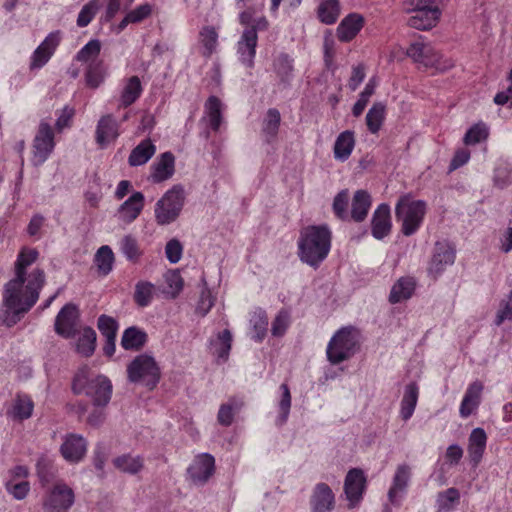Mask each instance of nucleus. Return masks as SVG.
I'll return each mask as SVG.
<instances>
[{
  "label": "nucleus",
  "mask_w": 512,
  "mask_h": 512,
  "mask_svg": "<svg viewBox=\"0 0 512 512\" xmlns=\"http://www.w3.org/2000/svg\"><path fill=\"white\" fill-rule=\"evenodd\" d=\"M34 248H23L15 262V277L6 283L3 291V304L7 309L5 323L15 325L37 302L39 293L45 283L42 269L35 268L27 273V268L38 258Z\"/></svg>",
  "instance_id": "obj_1"
},
{
  "label": "nucleus",
  "mask_w": 512,
  "mask_h": 512,
  "mask_svg": "<svg viewBox=\"0 0 512 512\" xmlns=\"http://www.w3.org/2000/svg\"><path fill=\"white\" fill-rule=\"evenodd\" d=\"M332 233L327 225L303 228L298 239V256L303 263L318 267L329 254Z\"/></svg>",
  "instance_id": "obj_2"
},
{
  "label": "nucleus",
  "mask_w": 512,
  "mask_h": 512,
  "mask_svg": "<svg viewBox=\"0 0 512 512\" xmlns=\"http://www.w3.org/2000/svg\"><path fill=\"white\" fill-rule=\"evenodd\" d=\"M72 388L75 394L85 393L93 400L95 406H106L112 395L110 380L102 375L89 379L86 368L77 372Z\"/></svg>",
  "instance_id": "obj_3"
},
{
  "label": "nucleus",
  "mask_w": 512,
  "mask_h": 512,
  "mask_svg": "<svg viewBox=\"0 0 512 512\" xmlns=\"http://www.w3.org/2000/svg\"><path fill=\"white\" fill-rule=\"evenodd\" d=\"M426 214V203L422 200H413L410 196L400 197L396 204L395 216L401 223V231L405 236H411L421 226Z\"/></svg>",
  "instance_id": "obj_4"
},
{
  "label": "nucleus",
  "mask_w": 512,
  "mask_h": 512,
  "mask_svg": "<svg viewBox=\"0 0 512 512\" xmlns=\"http://www.w3.org/2000/svg\"><path fill=\"white\" fill-rule=\"evenodd\" d=\"M185 191L181 184L169 189L155 205V218L158 224L167 225L174 222L184 206Z\"/></svg>",
  "instance_id": "obj_5"
},
{
  "label": "nucleus",
  "mask_w": 512,
  "mask_h": 512,
  "mask_svg": "<svg viewBox=\"0 0 512 512\" xmlns=\"http://www.w3.org/2000/svg\"><path fill=\"white\" fill-rule=\"evenodd\" d=\"M358 345V333L352 328H342L331 338L327 347V358L332 364H339L351 358Z\"/></svg>",
  "instance_id": "obj_6"
},
{
  "label": "nucleus",
  "mask_w": 512,
  "mask_h": 512,
  "mask_svg": "<svg viewBox=\"0 0 512 512\" xmlns=\"http://www.w3.org/2000/svg\"><path fill=\"white\" fill-rule=\"evenodd\" d=\"M408 10L412 15L407 24L418 30H428L434 27L441 15L438 0H409Z\"/></svg>",
  "instance_id": "obj_7"
},
{
  "label": "nucleus",
  "mask_w": 512,
  "mask_h": 512,
  "mask_svg": "<svg viewBox=\"0 0 512 512\" xmlns=\"http://www.w3.org/2000/svg\"><path fill=\"white\" fill-rule=\"evenodd\" d=\"M127 375L130 382L141 383L153 389L160 380L161 372L152 356L141 354L127 366Z\"/></svg>",
  "instance_id": "obj_8"
},
{
  "label": "nucleus",
  "mask_w": 512,
  "mask_h": 512,
  "mask_svg": "<svg viewBox=\"0 0 512 512\" xmlns=\"http://www.w3.org/2000/svg\"><path fill=\"white\" fill-rule=\"evenodd\" d=\"M75 502L73 489L63 481H57L51 486L44 498L45 512H68Z\"/></svg>",
  "instance_id": "obj_9"
},
{
  "label": "nucleus",
  "mask_w": 512,
  "mask_h": 512,
  "mask_svg": "<svg viewBox=\"0 0 512 512\" xmlns=\"http://www.w3.org/2000/svg\"><path fill=\"white\" fill-rule=\"evenodd\" d=\"M407 55L426 68L445 71L453 66L450 60L442 61V56L429 43L420 41L412 43L407 49Z\"/></svg>",
  "instance_id": "obj_10"
},
{
  "label": "nucleus",
  "mask_w": 512,
  "mask_h": 512,
  "mask_svg": "<svg viewBox=\"0 0 512 512\" xmlns=\"http://www.w3.org/2000/svg\"><path fill=\"white\" fill-rule=\"evenodd\" d=\"M55 148L54 131L45 120L39 123L32 144V163L34 166L42 165Z\"/></svg>",
  "instance_id": "obj_11"
},
{
  "label": "nucleus",
  "mask_w": 512,
  "mask_h": 512,
  "mask_svg": "<svg viewBox=\"0 0 512 512\" xmlns=\"http://www.w3.org/2000/svg\"><path fill=\"white\" fill-rule=\"evenodd\" d=\"M456 257L454 247L447 242H437L434 247L432 259L429 263L428 272L434 278L440 276L448 266H451Z\"/></svg>",
  "instance_id": "obj_12"
},
{
  "label": "nucleus",
  "mask_w": 512,
  "mask_h": 512,
  "mask_svg": "<svg viewBox=\"0 0 512 512\" xmlns=\"http://www.w3.org/2000/svg\"><path fill=\"white\" fill-rule=\"evenodd\" d=\"M215 469L214 457L210 454L204 453L198 455L189 466L187 473L190 480L195 485H203L212 476Z\"/></svg>",
  "instance_id": "obj_13"
},
{
  "label": "nucleus",
  "mask_w": 512,
  "mask_h": 512,
  "mask_svg": "<svg viewBox=\"0 0 512 512\" xmlns=\"http://www.w3.org/2000/svg\"><path fill=\"white\" fill-rule=\"evenodd\" d=\"M78 310L74 304H66L55 319V331L64 338H71L76 334L78 326Z\"/></svg>",
  "instance_id": "obj_14"
},
{
  "label": "nucleus",
  "mask_w": 512,
  "mask_h": 512,
  "mask_svg": "<svg viewBox=\"0 0 512 512\" xmlns=\"http://www.w3.org/2000/svg\"><path fill=\"white\" fill-rule=\"evenodd\" d=\"M62 38L60 31L51 32L34 51L30 69L42 68L51 58Z\"/></svg>",
  "instance_id": "obj_15"
},
{
  "label": "nucleus",
  "mask_w": 512,
  "mask_h": 512,
  "mask_svg": "<svg viewBox=\"0 0 512 512\" xmlns=\"http://www.w3.org/2000/svg\"><path fill=\"white\" fill-rule=\"evenodd\" d=\"M312 512H332L335 508V495L326 483H318L312 490L310 500Z\"/></svg>",
  "instance_id": "obj_16"
},
{
  "label": "nucleus",
  "mask_w": 512,
  "mask_h": 512,
  "mask_svg": "<svg viewBox=\"0 0 512 512\" xmlns=\"http://www.w3.org/2000/svg\"><path fill=\"white\" fill-rule=\"evenodd\" d=\"M365 489V477L360 469H351L345 478L344 491L350 504L349 507H354L361 499Z\"/></svg>",
  "instance_id": "obj_17"
},
{
  "label": "nucleus",
  "mask_w": 512,
  "mask_h": 512,
  "mask_svg": "<svg viewBox=\"0 0 512 512\" xmlns=\"http://www.w3.org/2000/svg\"><path fill=\"white\" fill-rule=\"evenodd\" d=\"M60 451L66 461L77 463L82 460L86 454L87 442L81 435L69 434L65 437Z\"/></svg>",
  "instance_id": "obj_18"
},
{
  "label": "nucleus",
  "mask_w": 512,
  "mask_h": 512,
  "mask_svg": "<svg viewBox=\"0 0 512 512\" xmlns=\"http://www.w3.org/2000/svg\"><path fill=\"white\" fill-rule=\"evenodd\" d=\"M257 33L255 28H247L237 44V50L240 55L241 62L251 68L254 64V57L257 46Z\"/></svg>",
  "instance_id": "obj_19"
},
{
  "label": "nucleus",
  "mask_w": 512,
  "mask_h": 512,
  "mask_svg": "<svg viewBox=\"0 0 512 512\" xmlns=\"http://www.w3.org/2000/svg\"><path fill=\"white\" fill-rule=\"evenodd\" d=\"M118 136L119 124L117 120L111 114L102 116L98 121L95 132L97 144L104 147L108 143L115 141Z\"/></svg>",
  "instance_id": "obj_20"
},
{
  "label": "nucleus",
  "mask_w": 512,
  "mask_h": 512,
  "mask_svg": "<svg viewBox=\"0 0 512 512\" xmlns=\"http://www.w3.org/2000/svg\"><path fill=\"white\" fill-rule=\"evenodd\" d=\"M150 178L155 183H160L171 178L175 171V157L171 152H165L151 166Z\"/></svg>",
  "instance_id": "obj_21"
},
{
  "label": "nucleus",
  "mask_w": 512,
  "mask_h": 512,
  "mask_svg": "<svg viewBox=\"0 0 512 512\" xmlns=\"http://www.w3.org/2000/svg\"><path fill=\"white\" fill-rule=\"evenodd\" d=\"M372 235L381 240L391 231L390 207L388 204H381L375 210L372 217Z\"/></svg>",
  "instance_id": "obj_22"
},
{
  "label": "nucleus",
  "mask_w": 512,
  "mask_h": 512,
  "mask_svg": "<svg viewBox=\"0 0 512 512\" xmlns=\"http://www.w3.org/2000/svg\"><path fill=\"white\" fill-rule=\"evenodd\" d=\"M144 207V195L141 192L133 193L118 209V218L124 223L133 222Z\"/></svg>",
  "instance_id": "obj_23"
},
{
  "label": "nucleus",
  "mask_w": 512,
  "mask_h": 512,
  "mask_svg": "<svg viewBox=\"0 0 512 512\" xmlns=\"http://www.w3.org/2000/svg\"><path fill=\"white\" fill-rule=\"evenodd\" d=\"M487 442V435L484 429L475 428L471 431L468 439V455L473 466H477L483 457Z\"/></svg>",
  "instance_id": "obj_24"
},
{
  "label": "nucleus",
  "mask_w": 512,
  "mask_h": 512,
  "mask_svg": "<svg viewBox=\"0 0 512 512\" xmlns=\"http://www.w3.org/2000/svg\"><path fill=\"white\" fill-rule=\"evenodd\" d=\"M482 390L483 385L478 381L469 385L460 405L459 413L462 418L469 417L477 409L480 404Z\"/></svg>",
  "instance_id": "obj_25"
},
{
  "label": "nucleus",
  "mask_w": 512,
  "mask_h": 512,
  "mask_svg": "<svg viewBox=\"0 0 512 512\" xmlns=\"http://www.w3.org/2000/svg\"><path fill=\"white\" fill-rule=\"evenodd\" d=\"M411 477V468L407 464L399 465L393 477V483L388 491V499L392 504L398 505L396 499L398 492H403L408 486Z\"/></svg>",
  "instance_id": "obj_26"
},
{
  "label": "nucleus",
  "mask_w": 512,
  "mask_h": 512,
  "mask_svg": "<svg viewBox=\"0 0 512 512\" xmlns=\"http://www.w3.org/2000/svg\"><path fill=\"white\" fill-rule=\"evenodd\" d=\"M363 18L358 14H350L345 17L337 28V36L340 41L352 40L362 28Z\"/></svg>",
  "instance_id": "obj_27"
},
{
  "label": "nucleus",
  "mask_w": 512,
  "mask_h": 512,
  "mask_svg": "<svg viewBox=\"0 0 512 512\" xmlns=\"http://www.w3.org/2000/svg\"><path fill=\"white\" fill-rule=\"evenodd\" d=\"M156 147L150 139L142 140L130 153L128 163L132 167L147 163L155 154Z\"/></svg>",
  "instance_id": "obj_28"
},
{
  "label": "nucleus",
  "mask_w": 512,
  "mask_h": 512,
  "mask_svg": "<svg viewBox=\"0 0 512 512\" xmlns=\"http://www.w3.org/2000/svg\"><path fill=\"white\" fill-rule=\"evenodd\" d=\"M371 197L365 190L355 192L352 199L351 218L356 222H362L370 209Z\"/></svg>",
  "instance_id": "obj_29"
},
{
  "label": "nucleus",
  "mask_w": 512,
  "mask_h": 512,
  "mask_svg": "<svg viewBox=\"0 0 512 512\" xmlns=\"http://www.w3.org/2000/svg\"><path fill=\"white\" fill-rule=\"evenodd\" d=\"M418 394L419 390L416 383H410L405 387L400 410V414L403 420L407 421L412 417L417 405Z\"/></svg>",
  "instance_id": "obj_30"
},
{
  "label": "nucleus",
  "mask_w": 512,
  "mask_h": 512,
  "mask_svg": "<svg viewBox=\"0 0 512 512\" xmlns=\"http://www.w3.org/2000/svg\"><path fill=\"white\" fill-rule=\"evenodd\" d=\"M415 289V281L410 277L400 278L392 287L389 301L391 303H399L409 299Z\"/></svg>",
  "instance_id": "obj_31"
},
{
  "label": "nucleus",
  "mask_w": 512,
  "mask_h": 512,
  "mask_svg": "<svg viewBox=\"0 0 512 512\" xmlns=\"http://www.w3.org/2000/svg\"><path fill=\"white\" fill-rule=\"evenodd\" d=\"M210 345L213 354L216 355L219 360L226 361L232 346V334L230 330L225 329L219 332L216 339L211 340Z\"/></svg>",
  "instance_id": "obj_32"
},
{
  "label": "nucleus",
  "mask_w": 512,
  "mask_h": 512,
  "mask_svg": "<svg viewBox=\"0 0 512 512\" xmlns=\"http://www.w3.org/2000/svg\"><path fill=\"white\" fill-rule=\"evenodd\" d=\"M244 406L242 398L232 397L219 408L217 420L223 426H230L233 422L234 414L239 412Z\"/></svg>",
  "instance_id": "obj_33"
},
{
  "label": "nucleus",
  "mask_w": 512,
  "mask_h": 512,
  "mask_svg": "<svg viewBox=\"0 0 512 512\" xmlns=\"http://www.w3.org/2000/svg\"><path fill=\"white\" fill-rule=\"evenodd\" d=\"M460 501V492L451 487L441 491L436 496L437 512H452Z\"/></svg>",
  "instance_id": "obj_34"
},
{
  "label": "nucleus",
  "mask_w": 512,
  "mask_h": 512,
  "mask_svg": "<svg viewBox=\"0 0 512 512\" xmlns=\"http://www.w3.org/2000/svg\"><path fill=\"white\" fill-rule=\"evenodd\" d=\"M147 340V335L136 327L127 328L121 338V345L126 350H139Z\"/></svg>",
  "instance_id": "obj_35"
},
{
  "label": "nucleus",
  "mask_w": 512,
  "mask_h": 512,
  "mask_svg": "<svg viewBox=\"0 0 512 512\" xmlns=\"http://www.w3.org/2000/svg\"><path fill=\"white\" fill-rule=\"evenodd\" d=\"M142 85L138 76L130 77L121 93V106L128 107L132 105L141 95Z\"/></svg>",
  "instance_id": "obj_36"
},
{
  "label": "nucleus",
  "mask_w": 512,
  "mask_h": 512,
  "mask_svg": "<svg viewBox=\"0 0 512 512\" xmlns=\"http://www.w3.org/2000/svg\"><path fill=\"white\" fill-rule=\"evenodd\" d=\"M354 148V137L350 131L342 132L336 139L334 144V156L336 159L346 160Z\"/></svg>",
  "instance_id": "obj_37"
},
{
  "label": "nucleus",
  "mask_w": 512,
  "mask_h": 512,
  "mask_svg": "<svg viewBox=\"0 0 512 512\" xmlns=\"http://www.w3.org/2000/svg\"><path fill=\"white\" fill-rule=\"evenodd\" d=\"M199 41L203 47L202 55L210 57L218 45V33L213 26H204L199 32Z\"/></svg>",
  "instance_id": "obj_38"
},
{
  "label": "nucleus",
  "mask_w": 512,
  "mask_h": 512,
  "mask_svg": "<svg viewBox=\"0 0 512 512\" xmlns=\"http://www.w3.org/2000/svg\"><path fill=\"white\" fill-rule=\"evenodd\" d=\"M280 122V112L275 108H270L266 113L262 126V131L268 142L272 141L276 137Z\"/></svg>",
  "instance_id": "obj_39"
},
{
  "label": "nucleus",
  "mask_w": 512,
  "mask_h": 512,
  "mask_svg": "<svg viewBox=\"0 0 512 512\" xmlns=\"http://www.w3.org/2000/svg\"><path fill=\"white\" fill-rule=\"evenodd\" d=\"M101 43L98 40H90L76 55V60L85 63L87 66L93 63H99Z\"/></svg>",
  "instance_id": "obj_40"
},
{
  "label": "nucleus",
  "mask_w": 512,
  "mask_h": 512,
  "mask_svg": "<svg viewBox=\"0 0 512 512\" xmlns=\"http://www.w3.org/2000/svg\"><path fill=\"white\" fill-rule=\"evenodd\" d=\"M95 347L96 332L90 327L84 328L76 344L77 352L85 357H89L93 354Z\"/></svg>",
  "instance_id": "obj_41"
},
{
  "label": "nucleus",
  "mask_w": 512,
  "mask_h": 512,
  "mask_svg": "<svg viewBox=\"0 0 512 512\" xmlns=\"http://www.w3.org/2000/svg\"><path fill=\"white\" fill-rule=\"evenodd\" d=\"M222 103L216 96H210L205 103V113L209 118L210 127L217 131L222 121Z\"/></svg>",
  "instance_id": "obj_42"
},
{
  "label": "nucleus",
  "mask_w": 512,
  "mask_h": 512,
  "mask_svg": "<svg viewBox=\"0 0 512 512\" xmlns=\"http://www.w3.org/2000/svg\"><path fill=\"white\" fill-rule=\"evenodd\" d=\"M34 403L27 395L18 394L14 401L12 415L14 419L24 420L31 417Z\"/></svg>",
  "instance_id": "obj_43"
},
{
  "label": "nucleus",
  "mask_w": 512,
  "mask_h": 512,
  "mask_svg": "<svg viewBox=\"0 0 512 512\" xmlns=\"http://www.w3.org/2000/svg\"><path fill=\"white\" fill-rule=\"evenodd\" d=\"M117 469L129 474H136L143 468V459L140 456L122 455L113 460Z\"/></svg>",
  "instance_id": "obj_44"
},
{
  "label": "nucleus",
  "mask_w": 512,
  "mask_h": 512,
  "mask_svg": "<svg viewBox=\"0 0 512 512\" xmlns=\"http://www.w3.org/2000/svg\"><path fill=\"white\" fill-rule=\"evenodd\" d=\"M385 116V105L381 102L374 103L366 115V124L369 131L377 133L383 123Z\"/></svg>",
  "instance_id": "obj_45"
},
{
  "label": "nucleus",
  "mask_w": 512,
  "mask_h": 512,
  "mask_svg": "<svg viewBox=\"0 0 512 512\" xmlns=\"http://www.w3.org/2000/svg\"><path fill=\"white\" fill-rule=\"evenodd\" d=\"M340 14L339 3L337 0H327L318 8V17L325 24H333L336 22Z\"/></svg>",
  "instance_id": "obj_46"
},
{
  "label": "nucleus",
  "mask_w": 512,
  "mask_h": 512,
  "mask_svg": "<svg viewBox=\"0 0 512 512\" xmlns=\"http://www.w3.org/2000/svg\"><path fill=\"white\" fill-rule=\"evenodd\" d=\"M95 263L100 273L107 275L113 267L114 254L112 249L107 246H101L95 255Z\"/></svg>",
  "instance_id": "obj_47"
},
{
  "label": "nucleus",
  "mask_w": 512,
  "mask_h": 512,
  "mask_svg": "<svg viewBox=\"0 0 512 512\" xmlns=\"http://www.w3.org/2000/svg\"><path fill=\"white\" fill-rule=\"evenodd\" d=\"M120 249L127 260L133 263H136L142 255L137 240L131 235H126L121 239Z\"/></svg>",
  "instance_id": "obj_48"
},
{
  "label": "nucleus",
  "mask_w": 512,
  "mask_h": 512,
  "mask_svg": "<svg viewBox=\"0 0 512 512\" xmlns=\"http://www.w3.org/2000/svg\"><path fill=\"white\" fill-rule=\"evenodd\" d=\"M154 285L148 281H139L135 286L134 300L141 306L146 307L150 304L153 294Z\"/></svg>",
  "instance_id": "obj_49"
},
{
  "label": "nucleus",
  "mask_w": 512,
  "mask_h": 512,
  "mask_svg": "<svg viewBox=\"0 0 512 512\" xmlns=\"http://www.w3.org/2000/svg\"><path fill=\"white\" fill-rule=\"evenodd\" d=\"M274 69L282 82H288L293 72L292 59L287 54H280L274 60Z\"/></svg>",
  "instance_id": "obj_50"
},
{
  "label": "nucleus",
  "mask_w": 512,
  "mask_h": 512,
  "mask_svg": "<svg viewBox=\"0 0 512 512\" xmlns=\"http://www.w3.org/2000/svg\"><path fill=\"white\" fill-rule=\"evenodd\" d=\"M86 84L91 88H97L104 80L103 62L93 63L87 66L85 72Z\"/></svg>",
  "instance_id": "obj_51"
},
{
  "label": "nucleus",
  "mask_w": 512,
  "mask_h": 512,
  "mask_svg": "<svg viewBox=\"0 0 512 512\" xmlns=\"http://www.w3.org/2000/svg\"><path fill=\"white\" fill-rule=\"evenodd\" d=\"M505 321L512 322V291L500 301L494 324L500 326Z\"/></svg>",
  "instance_id": "obj_52"
},
{
  "label": "nucleus",
  "mask_w": 512,
  "mask_h": 512,
  "mask_svg": "<svg viewBox=\"0 0 512 512\" xmlns=\"http://www.w3.org/2000/svg\"><path fill=\"white\" fill-rule=\"evenodd\" d=\"M488 135L487 126L484 123H477L466 132L463 140L466 145H475L486 140Z\"/></svg>",
  "instance_id": "obj_53"
},
{
  "label": "nucleus",
  "mask_w": 512,
  "mask_h": 512,
  "mask_svg": "<svg viewBox=\"0 0 512 512\" xmlns=\"http://www.w3.org/2000/svg\"><path fill=\"white\" fill-rule=\"evenodd\" d=\"M375 87L376 84L374 80H369L364 90L360 93L359 99L353 106L352 113L355 117H359L363 113L367 103L369 102L370 97L373 95L375 91Z\"/></svg>",
  "instance_id": "obj_54"
},
{
  "label": "nucleus",
  "mask_w": 512,
  "mask_h": 512,
  "mask_svg": "<svg viewBox=\"0 0 512 512\" xmlns=\"http://www.w3.org/2000/svg\"><path fill=\"white\" fill-rule=\"evenodd\" d=\"M280 389L282 391V397L279 402L280 414L278 416L277 423L282 425L287 421L289 416L291 407V394L288 385L285 383L281 384Z\"/></svg>",
  "instance_id": "obj_55"
},
{
  "label": "nucleus",
  "mask_w": 512,
  "mask_h": 512,
  "mask_svg": "<svg viewBox=\"0 0 512 512\" xmlns=\"http://www.w3.org/2000/svg\"><path fill=\"white\" fill-rule=\"evenodd\" d=\"M99 8V0H91L89 3L84 5L78 15L77 25L79 27H86L95 17Z\"/></svg>",
  "instance_id": "obj_56"
},
{
  "label": "nucleus",
  "mask_w": 512,
  "mask_h": 512,
  "mask_svg": "<svg viewBox=\"0 0 512 512\" xmlns=\"http://www.w3.org/2000/svg\"><path fill=\"white\" fill-rule=\"evenodd\" d=\"M348 202H349L348 190L340 191L334 198L333 211H334L335 215L341 220H346L349 217L348 212H347Z\"/></svg>",
  "instance_id": "obj_57"
},
{
  "label": "nucleus",
  "mask_w": 512,
  "mask_h": 512,
  "mask_svg": "<svg viewBox=\"0 0 512 512\" xmlns=\"http://www.w3.org/2000/svg\"><path fill=\"white\" fill-rule=\"evenodd\" d=\"M250 321L253 324V328L255 331V335L253 336V338L256 341H262L266 335L268 326V318L266 314L263 311L256 312L254 313Z\"/></svg>",
  "instance_id": "obj_58"
},
{
  "label": "nucleus",
  "mask_w": 512,
  "mask_h": 512,
  "mask_svg": "<svg viewBox=\"0 0 512 512\" xmlns=\"http://www.w3.org/2000/svg\"><path fill=\"white\" fill-rule=\"evenodd\" d=\"M6 490L13 495V497L17 500L24 499L28 492L30 491V484L28 481H19L15 482L14 480H9L6 482Z\"/></svg>",
  "instance_id": "obj_59"
},
{
  "label": "nucleus",
  "mask_w": 512,
  "mask_h": 512,
  "mask_svg": "<svg viewBox=\"0 0 512 512\" xmlns=\"http://www.w3.org/2000/svg\"><path fill=\"white\" fill-rule=\"evenodd\" d=\"M98 329L105 339H116L117 323L113 318L101 315L98 318Z\"/></svg>",
  "instance_id": "obj_60"
},
{
  "label": "nucleus",
  "mask_w": 512,
  "mask_h": 512,
  "mask_svg": "<svg viewBox=\"0 0 512 512\" xmlns=\"http://www.w3.org/2000/svg\"><path fill=\"white\" fill-rule=\"evenodd\" d=\"M202 281H203L205 287L201 291L200 299H199L196 311L201 316H205L210 311L212 306L214 305V299L211 295L210 290L206 287L207 283H206L205 279H202Z\"/></svg>",
  "instance_id": "obj_61"
},
{
  "label": "nucleus",
  "mask_w": 512,
  "mask_h": 512,
  "mask_svg": "<svg viewBox=\"0 0 512 512\" xmlns=\"http://www.w3.org/2000/svg\"><path fill=\"white\" fill-rule=\"evenodd\" d=\"M183 247L179 240L171 239L165 247L166 257L170 263L176 264L182 257Z\"/></svg>",
  "instance_id": "obj_62"
},
{
  "label": "nucleus",
  "mask_w": 512,
  "mask_h": 512,
  "mask_svg": "<svg viewBox=\"0 0 512 512\" xmlns=\"http://www.w3.org/2000/svg\"><path fill=\"white\" fill-rule=\"evenodd\" d=\"M289 325V314L286 311H280L272 323L271 332L274 336H283Z\"/></svg>",
  "instance_id": "obj_63"
},
{
  "label": "nucleus",
  "mask_w": 512,
  "mask_h": 512,
  "mask_svg": "<svg viewBox=\"0 0 512 512\" xmlns=\"http://www.w3.org/2000/svg\"><path fill=\"white\" fill-rule=\"evenodd\" d=\"M166 283L171 289V296L175 298L183 289L184 281L177 271L169 272L166 275Z\"/></svg>",
  "instance_id": "obj_64"
}]
</instances>
